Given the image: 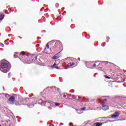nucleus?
<instances>
[{
	"mask_svg": "<svg viewBox=\"0 0 126 126\" xmlns=\"http://www.w3.org/2000/svg\"><path fill=\"white\" fill-rule=\"evenodd\" d=\"M10 69V64L8 62H4L1 63L0 65V70L4 73H6L8 71H9Z\"/></svg>",
	"mask_w": 126,
	"mask_h": 126,
	"instance_id": "1",
	"label": "nucleus"
},
{
	"mask_svg": "<svg viewBox=\"0 0 126 126\" xmlns=\"http://www.w3.org/2000/svg\"><path fill=\"white\" fill-rule=\"evenodd\" d=\"M14 101H15V97H14L13 96H12L8 99V102L9 104L13 105V104H14Z\"/></svg>",
	"mask_w": 126,
	"mask_h": 126,
	"instance_id": "2",
	"label": "nucleus"
},
{
	"mask_svg": "<svg viewBox=\"0 0 126 126\" xmlns=\"http://www.w3.org/2000/svg\"><path fill=\"white\" fill-rule=\"evenodd\" d=\"M44 52L45 54H49V53H51V48L49 47V45H47L45 49Z\"/></svg>",
	"mask_w": 126,
	"mask_h": 126,
	"instance_id": "3",
	"label": "nucleus"
},
{
	"mask_svg": "<svg viewBox=\"0 0 126 126\" xmlns=\"http://www.w3.org/2000/svg\"><path fill=\"white\" fill-rule=\"evenodd\" d=\"M102 109L103 110V111H107L109 110L108 106L105 105L104 104H102Z\"/></svg>",
	"mask_w": 126,
	"mask_h": 126,
	"instance_id": "4",
	"label": "nucleus"
},
{
	"mask_svg": "<svg viewBox=\"0 0 126 126\" xmlns=\"http://www.w3.org/2000/svg\"><path fill=\"white\" fill-rule=\"evenodd\" d=\"M120 116V113L119 112H117L114 114L112 115L111 116L112 118H118Z\"/></svg>",
	"mask_w": 126,
	"mask_h": 126,
	"instance_id": "5",
	"label": "nucleus"
},
{
	"mask_svg": "<svg viewBox=\"0 0 126 126\" xmlns=\"http://www.w3.org/2000/svg\"><path fill=\"white\" fill-rule=\"evenodd\" d=\"M83 110H85V107L81 108L78 110H76V111L78 113V114H81V113L82 112V111H83Z\"/></svg>",
	"mask_w": 126,
	"mask_h": 126,
	"instance_id": "6",
	"label": "nucleus"
},
{
	"mask_svg": "<svg viewBox=\"0 0 126 126\" xmlns=\"http://www.w3.org/2000/svg\"><path fill=\"white\" fill-rule=\"evenodd\" d=\"M52 66L53 67H55V68H56L57 69H60V67L58 66V65H57V64H56V63H55Z\"/></svg>",
	"mask_w": 126,
	"mask_h": 126,
	"instance_id": "7",
	"label": "nucleus"
},
{
	"mask_svg": "<svg viewBox=\"0 0 126 126\" xmlns=\"http://www.w3.org/2000/svg\"><path fill=\"white\" fill-rule=\"evenodd\" d=\"M72 65H74V63H69L67 64V66H72Z\"/></svg>",
	"mask_w": 126,
	"mask_h": 126,
	"instance_id": "8",
	"label": "nucleus"
},
{
	"mask_svg": "<svg viewBox=\"0 0 126 126\" xmlns=\"http://www.w3.org/2000/svg\"><path fill=\"white\" fill-rule=\"evenodd\" d=\"M52 105H53L54 106H56L57 107H58V106H59L60 103H52Z\"/></svg>",
	"mask_w": 126,
	"mask_h": 126,
	"instance_id": "9",
	"label": "nucleus"
},
{
	"mask_svg": "<svg viewBox=\"0 0 126 126\" xmlns=\"http://www.w3.org/2000/svg\"><path fill=\"white\" fill-rule=\"evenodd\" d=\"M53 60H57V59H59V56H55L52 57Z\"/></svg>",
	"mask_w": 126,
	"mask_h": 126,
	"instance_id": "10",
	"label": "nucleus"
},
{
	"mask_svg": "<svg viewBox=\"0 0 126 126\" xmlns=\"http://www.w3.org/2000/svg\"><path fill=\"white\" fill-rule=\"evenodd\" d=\"M3 15H0V20H2L3 19Z\"/></svg>",
	"mask_w": 126,
	"mask_h": 126,
	"instance_id": "11",
	"label": "nucleus"
},
{
	"mask_svg": "<svg viewBox=\"0 0 126 126\" xmlns=\"http://www.w3.org/2000/svg\"><path fill=\"white\" fill-rule=\"evenodd\" d=\"M21 54H22V56H26V53H25V52L24 51H22Z\"/></svg>",
	"mask_w": 126,
	"mask_h": 126,
	"instance_id": "12",
	"label": "nucleus"
},
{
	"mask_svg": "<svg viewBox=\"0 0 126 126\" xmlns=\"http://www.w3.org/2000/svg\"><path fill=\"white\" fill-rule=\"evenodd\" d=\"M105 78H107L108 79H111V77H108V76H105Z\"/></svg>",
	"mask_w": 126,
	"mask_h": 126,
	"instance_id": "13",
	"label": "nucleus"
},
{
	"mask_svg": "<svg viewBox=\"0 0 126 126\" xmlns=\"http://www.w3.org/2000/svg\"><path fill=\"white\" fill-rule=\"evenodd\" d=\"M102 126V125L100 124H99V123L96 124V126Z\"/></svg>",
	"mask_w": 126,
	"mask_h": 126,
	"instance_id": "14",
	"label": "nucleus"
},
{
	"mask_svg": "<svg viewBox=\"0 0 126 126\" xmlns=\"http://www.w3.org/2000/svg\"><path fill=\"white\" fill-rule=\"evenodd\" d=\"M5 97H6L7 98H8V97H9V94H5Z\"/></svg>",
	"mask_w": 126,
	"mask_h": 126,
	"instance_id": "15",
	"label": "nucleus"
},
{
	"mask_svg": "<svg viewBox=\"0 0 126 126\" xmlns=\"http://www.w3.org/2000/svg\"><path fill=\"white\" fill-rule=\"evenodd\" d=\"M107 103V100H106V99H104V100H103V104H104V103Z\"/></svg>",
	"mask_w": 126,
	"mask_h": 126,
	"instance_id": "16",
	"label": "nucleus"
},
{
	"mask_svg": "<svg viewBox=\"0 0 126 126\" xmlns=\"http://www.w3.org/2000/svg\"><path fill=\"white\" fill-rule=\"evenodd\" d=\"M0 46V47H1L2 48H3V47H4V45H3V44H1Z\"/></svg>",
	"mask_w": 126,
	"mask_h": 126,
	"instance_id": "17",
	"label": "nucleus"
},
{
	"mask_svg": "<svg viewBox=\"0 0 126 126\" xmlns=\"http://www.w3.org/2000/svg\"><path fill=\"white\" fill-rule=\"evenodd\" d=\"M93 66H96V64H95V63L93 65Z\"/></svg>",
	"mask_w": 126,
	"mask_h": 126,
	"instance_id": "18",
	"label": "nucleus"
},
{
	"mask_svg": "<svg viewBox=\"0 0 126 126\" xmlns=\"http://www.w3.org/2000/svg\"><path fill=\"white\" fill-rule=\"evenodd\" d=\"M107 40H110V37H107Z\"/></svg>",
	"mask_w": 126,
	"mask_h": 126,
	"instance_id": "19",
	"label": "nucleus"
},
{
	"mask_svg": "<svg viewBox=\"0 0 126 126\" xmlns=\"http://www.w3.org/2000/svg\"><path fill=\"white\" fill-rule=\"evenodd\" d=\"M4 93H2L1 94H0V95H4Z\"/></svg>",
	"mask_w": 126,
	"mask_h": 126,
	"instance_id": "20",
	"label": "nucleus"
},
{
	"mask_svg": "<svg viewBox=\"0 0 126 126\" xmlns=\"http://www.w3.org/2000/svg\"><path fill=\"white\" fill-rule=\"evenodd\" d=\"M69 125L70 126V125H72V123H69Z\"/></svg>",
	"mask_w": 126,
	"mask_h": 126,
	"instance_id": "21",
	"label": "nucleus"
},
{
	"mask_svg": "<svg viewBox=\"0 0 126 126\" xmlns=\"http://www.w3.org/2000/svg\"><path fill=\"white\" fill-rule=\"evenodd\" d=\"M50 106H52V104H51Z\"/></svg>",
	"mask_w": 126,
	"mask_h": 126,
	"instance_id": "22",
	"label": "nucleus"
},
{
	"mask_svg": "<svg viewBox=\"0 0 126 126\" xmlns=\"http://www.w3.org/2000/svg\"><path fill=\"white\" fill-rule=\"evenodd\" d=\"M0 126H1L0 125Z\"/></svg>",
	"mask_w": 126,
	"mask_h": 126,
	"instance_id": "23",
	"label": "nucleus"
}]
</instances>
